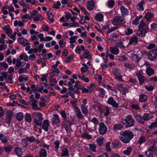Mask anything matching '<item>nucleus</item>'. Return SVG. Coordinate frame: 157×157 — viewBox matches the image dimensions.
I'll return each instance as SVG.
<instances>
[{"label":"nucleus","instance_id":"50","mask_svg":"<svg viewBox=\"0 0 157 157\" xmlns=\"http://www.w3.org/2000/svg\"><path fill=\"white\" fill-rule=\"evenodd\" d=\"M24 46H25L26 45H30V43L29 42L28 40L24 39L22 44Z\"/></svg>","mask_w":157,"mask_h":157},{"label":"nucleus","instance_id":"35","mask_svg":"<svg viewBox=\"0 0 157 157\" xmlns=\"http://www.w3.org/2000/svg\"><path fill=\"white\" fill-rule=\"evenodd\" d=\"M80 106L82 113L85 114H87L89 111L87 108L86 106H84L83 105H80Z\"/></svg>","mask_w":157,"mask_h":157},{"label":"nucleus","instance_id":"8","mask_svg":"<svg viewBox=\"0 0 157 157\" xmlns=\"http://www.w3.org/2000/svg\"><path fill=\"white\" fill-rule=\"evenodd\" d=\"M100 127L99 128V133L101 135H104L106 132L107 128L104 123L103 122L100 124Z\"/></svg>","mask_w":157,"mask_h":157},{"label":"nucleus","instance_id":"55","mask_svg":"<svg viewBox=\"0 0 157 157\" xmlns=\"http://www.w3.org/2000/svg\"><path fill=\"white\" fill-rule=\"evenodd\" d=\"M91 121L94 123L95 126L97 125L98 124V119L95 117L93 118L91 120Z\"/></svg>","mask_w":157,"mask_h":157},{"label":"nucleus","instance_id":"64","mask_svg":"<svg viewBox=\"0 0 157 157\" xmlns=\"http://www.w3.org/2000/svg\"><path fill=\"white\" fill-rule=\"evenodd\" d=\"M75 87H76L77 89L80 90L82 89L83 87L81 85L78 84V83H77V82H76L75 85Z\"/></svg>","mask_w":157,"mask_h":157},{"label":"nucleus","instance_id":"62","mask_svg":"<svg viewBox=\"0 0 157 157\" xmlns=\"http://www.w3.org/2000/svg\"><path fill=\"white\" fill-rule=\"evenodd\" d=\"M55 144V148L57 149L59 148V142L58 140H56L54 142Z\"/></svg>","mask_w":157,"mask_h":157},{"label":"nucleus","instance_id":"56","mask_svg":"<svg viewBox=\"0 0 157 157\" xmlns=\"http://www.w3.org/2000/svg\"><path fill=\"white\" fill-rule=\"evenodd\" d=\"M28 140L26 138H25L22 140L21 143L23 144L24 147H26L28 145Z\"/></svg>","mask_w":157,"mask_h":157},{"label":"nucleus","instance_id":"57","mask_svg":"<svg viewBox=\"0 0 157 157\" xmlns=\"http://www.w3.org/2000/svg\"><path fill=\"white\" fill-rule=\"evenodd\" d=\"M118 29V27H114L112 28L109 29L107 32L108 34H109L110 33L113 32L116 29Z\"/></svg>","mask_w":157,"mask_h":157},{"label":"nucleus","instance_id":"5","mask_svg":"<svg viewBox=\"0 0 157 157\" xmlns=\"http://www.w3.org/2000/svg\"><path fill=\"white\" fill-rule=\"evenodd\" d=\"M149 59L151 61H154L157 58V49H152L148 53Z\"/></svg>","mask_w":157,"mask_h":157},{"label":"nucleus","instance_id":"47","mask_svg":"<svg viewBox=\"0 0 157 157\" xmlns=\"http://www.w3.org/2000/svg\"><path fill=\"white\" fill-rule=\"evenodd\" d=\"M132 138H120L121 140L124 143H128Z\"/></svg>","mask_w":157,"mask_h":157},{"label":"nucleus","instance_id":"12","mask_svg":"<svg viewBox=\"0 0 157 157\" xmlns=\"http://www.w3.org/2000/svg\"><path fill=\"white\" fill-rule=\"evenodd\" d=\"M136 75L137 76L139 83L140 84H143L144 82L146 80L145 76L141 73H136Z\"/></svg>","mask_w":157,"mask_h":157},{"label":"nucleus","instance_id":"27","mask_svg":"<svg viewBox=\"0 0 157 157\" xmlns=\"http://www.w3.org/2000/svg\"><path fill=\"white\" fill-rule=\"evenodd\" d=\"M25 121L28 122L30 123L32 121V119L31 115L29 113H26L25 116Z\"/></svg>","mask_w":157,"mask_h":157},{"label":"nucleus","instance_id":"11","mask_svg":"<svg viewBox=\"0 0 157 157\" xmlns=\"http://www.w3.org/2000/svg\"><path fill=\"white\" fill-rule=\"evenodd\" d=\"M13 112L11 110H9L6 113V117L5 122L8 124L10 123L11 120Z\"/></svg>","mask_w":157,"mask_h":157},{"label":"nucleus","instance_id":"16","mask_svg":"<svg viewBox=\"0 0 157 157\" xmlns=\"http://www.w3.org/2000/svg\"><path fill=\"white\" fill-rule=\"evenodd\" d=\"M29 102L30 104L32 106V108L35 110H37L40 109V108L38 107L36 103L37 101L34 100V101H29Z\"/></svg>","mask_w":157,"mask_h":157},{"label":"nucleus","instance_id":"59","mask_svg":"<svg viewBox=\"0 0 157 157\" xmlns=\"http://www.w3.org/2000/svg\"><path fill=\"white\" fill-rule=\"evenodd\" d=\"M132 108L136 110L139 109L140 107L138 104H132L131 105Z\"/></svg>","mask_w":157,"mask_h":157},{"label":"nucleus","instance_id":"19","mask_svg":"<svg viewBox=\"0 0 157 157\" xmlns=\"http://www.w3.org/2000/svg\"><path fill=\"white\" fill-rule=\"evenodd\" d=\"M146 73L148 76H150L154 75V69L150 67H147L146 70Z\"/></svg>","mask_w":157,"mask_h":157},{"label":"nucleus","instance_id":"4","mask_svg":"<svg viewBox=\"0 0 157 157\" xmlns=\"http://www.w3.org/2000/svg\"><path fill=\"white\" fill-rule=\"evenodd\" d=\"M75 115L77 117L78 121L82 123V124H86L85 123V119L83 118L81 111L78 107H75L74 109Z\"/></svg>","mask_w":157,"mask_h":157},{"label":"nucleus","instance_id":"29","mask_svg":"<svg viewBox=\"0 0 157 157\" xmlns=\"http://www.w3.org/2000/svg\"><path fill=\"white\" fill-rule=\"evenodd\" d=\"M14 151L16 154L19 156H21L23 154L21 149L20 148H15Z\"/></svg>","mask_w":157,"mask_h":157},{"label":"nucleus","instance_id":"46","mask_svg":"<svg viewBox=\"0 0 157 157\" xmlns=\"http://www.w3.org/2000/svg\"><path fill=\"white\" fill-rule=\"evenodd\" d=\"M132 149L131 147H128L126 150L124 151L123 153L125 155H128L130 154Z\"/></svg>","mask_w":157,"mask_h":157},{"label":"nucleus","instance_id":"34","mask_svg":"<svg viewBox=\"0 0 157 157\" xmlns=\"http://www.w3.org/2000/svg\"><path fill=\"white\" fill-rule=\"evenodd\" d=\"M24 25V23L21 21H18L17 20H15L14 22V25L15 26H18L19 27H21L23 26Z\"/></svg>","mask_w":157,"mask_h":157},{"label":"nucleus","instance_id":"2","mask_svg":"<svg viewBox=\"0 0 157 157\" xmlns=\"http://www.w3.org/2000/svg\"><path fill=\"white\" fill-rule=\"evenodd\" d=\"M136 118L138 121L141 124H143L145 121H147L152 118L151 115L148 113H145L143 116L140 115L136 116Z\"/></svg>","mask_w":157,"mask_h":157},{"label":"nucleus","instance_id":"14","mask_svg":"<svg viewBox=\"0 0 157 157\" xmlns=\"http://www.w3.org/2000/svg\"><path fill=\"white\" fill-rule=\"evenodd\" d=\"M138 38L136 36L131 38L130 39V41L128 45H132L134 46L135 45L138 43Z\"/></svg>","mask_w":157,"mask_h":157},{"label":"nucleus","instance_id":"15","mask_svg":"<svg viewBox=\"0 0 157 157\" xmlns=\"http://www.w3.org/2000/svg\"><path fill=\"white\" fill-rule=\"evenodd\" d=\"M109 50L111 53L114 55H117L119 53V50L118 48L116 46L114 47H110L109 48Z\"/></svg>","mask_w":157,"mask_h":157},{"label":"nucleus","instance_id":"60","mask_svg":"<svg viewBox=\"0 0 157 157\" xmlns=\"http://www.w3.org/2000/svg\"><path fill=\"white\" fill-rule=\"evenodd\" d=\"M77 101V100H75L73 101H71L70 103L73 107L74 109L75 107H78L77 106L76 102Z\"/></svg>","mask_w":157,"mask_h":157},{"label":"nucleus","instance_id":"37","mask_svg":"<svg viewBox=\"0 0 157 157\" xmlns=\"http://www.w3.org/2000/svg\"><path fill=\"white\" fill-rule=\"evenodd\" d=\"M124 66L127 69H128L131 70H133L134 69V67L132 64L128 63H125L124 64Z\"/></svg>","mask_w":157,"mask_h":157},{"label":"nucleus","instance_id":"20","mask_svg":"<svg viewBox=\"0 0 157 157\" xmlns=\"http://www.w3.org/2000/svg\"><path fill=\"white\" fill-rule=\"evenodd\" d=\"M96 90L97 91L99 92V96L101 98L104 97L105 92L103 89L100 87H98L96 88Z\"/></svg>","mask_w":157,"mask_h":157},{"label":"nucleus","instance_id":"3","mask_svg":"<svg viewBox=\"0 0 157 157\" xmlns=\"http://www.w3.org/2000/svg\"><path fill=\"white\" fill-rule=\"evenodd\" d=\"M123 121H125V123L123 121L121 122L124 124H126V127H130L133 126L134 124L135 121L132 116L128 115L124 119H123Z\"/></svg>","mask_w":157,"mask_h":157},{"label":"nucleus","instance_id":"61","mask_svg":"<svg viewBox=\"0 0 157 157\" xmlns=\"http://www.w3.org/2000/svg\"><path fill=\"white\" fill-rule=\"evenodd\" d=\"M151 30H156L157 29V24L153 23L151 25Z\"/></svg>","mask_w":157,"mask_h":157},{"label":"nucleus","instance_id":"6","mask_svg":"<svg viewBox=\"0 0 157 157\" xmlns=\"http://www.w3.org/2000/svg\"><path fill=\"white\" fill-rule=\"evenodd\" d=\"M124 19L122 17L117 16L114 18L112 21V23L114 25H118L123 21Z\"/></svg>","mask_w":157,"mask_h":157},{"label":"nucleus","instance_id":"52","mask_svg":"<svg viewBox=\"0 0 157 157\" xmlns=\"http://www.w3.org/2000/svg\"><path fill=\"white\" fill-rule=\"evenodd\" d=\"M146 23L143 21L141 20L139 25V28L143 29V28L145 27Z\"/></svg>","mask_w":157,"mask_h":157},{"label":"nucleus","instance_id":"23","mask_svg":"<svg viewBox=\"0 0 157 157\" xmlns=\"http://www.w3.org/2000/svg\"><path fill=\"white\" fill-rule=\"evenodd\" d=\"M153 148L149 149L145 152V154L147 157H153Z\"/></svg>","mask_w":157,"mask_h":157},{"label":"nucleus","instance_id":"51","mask_svg":"<svg viewBox=\"0 0 157 157\" xmlns=\"http://www.w3.org/2000/svg\"><path fill=\"white\" fill-rule=\"evenodd\" d=\"M114 1L113 0L109 1L108 2V6L111 8H113L114 6Z\"/></svg>","mask_w":157,"mask_h":157},{"label":"nucleus","instance_id":"53","mask_svg":"<svg viewBox=\"0 0 157 157\" xmlns=\"http://www.w3.org/2000/svg\"><path fill=\"white\" fill-rule=\"evenodd\" d=\"M157 126V122H154L152 123L149 126V128L150 129H154Z\"/></svg>","mask_w":157,"mask_h":157},{"label":"nucleus","instance_id":"33","mask_svg":"<svg viewBox=\"0 0 157 157\" xmlns=\"http://www.w3.org/2000/svg\"><path fill=\"white\" fill-rule=\"evenodd\" d=\"M84 54L83 55L84 57L88 59H90L91 58V56L89 53V52L88 51L87 49L84 50Z\"/></svg>","mask_w":157,"mask_h":157},{"label":"nucleus","instance_id":"24","mask_svg":"<svg viewBox=\"0 0 157 157\" xmlns=\"http://www.w3.org/2000/svg\"><path fill=\"white\" fill-rule=\"evenodd\" d=\"M154 16V15L152 13L147 12L145 14L144 16L145 19L147 21H148Z\"/></svg>","mask_w":157,"mask_h":157},{"label":"nucleus","instance_id":"25","mask_svg":"<svg viewBox=\"0 0 157 157\" xmlns=\"http://www.w3.org/2000/svg\"><path fill=\"white\" fill-rule=\"evenodd\" d=\"M28 80V78L27 76L25 75H22L20 76L18 79L19 82H21L23 81L25 82Z\"/></svg>","mask_w":157,"mask_h":157},{"label":"nucleus","instance_id":"10","mask_svg":"<svg viewBox=\"0 0 157 157\" xmlns=\"http://www.w3.org/2000/svg\"><path fill=\"white\" fill-rule=\"evenodd\" d=\"M107 103L109 104L112 105L114 108H118V103H117L112 97H110L108 99Z\"/></svg>","mask_w":157,"mask_h":157},{"label":"nucleus","instance_id":"63","mask_svg":"<svg viewBox=\"0 0 157 157\" xmlns=\"http://www.w3.org/2000/svg\"><path fill=\"white\" fill-rule=\"evenodd\" d=\"M110 142H108L106 144V149L108 151H110L111 150L110 146Z\"/></svg>","mask_w":157,"mask_h":157},{"label":"nucleus","instance_id":"30","mask_svg":"<svg viewBox=\"0 0 157 157\" xmlns=\"http://www.w3.org/2000/svg\"><path fill=\"white\" fill-rule=\"evenodd\" d=\"M95 19L97 21H102L103 19V15L101 14H98L95 16Z\"/></svg>","mask_w":157,"mask_h":157},{"label":"nucleus","instance_id":"40","mask_svg":"<svg viewBox=\"0 0 157 157\" xmlns=\"http://www.w3.org/2000/svg\"><path fill=\"white\" fill-rule=\"evenodd\" d=\"M112 73L116 76L120 74L119 68L113 69L112 70Z\"/></svg>","mask_w":157,"mask_h":157},{"label":"nucleus","instance_id":"18","mask_svg":"<svg viewBox=\"0 0 157 157\" xmlns=\"http://www.w3.org/2000/svg\"><path fill=\"white\" fill-rule=\"evenodd\" d=\"M120 10L122 13V16L123 17H124L125 16L128 14L129 13L128 10L124 6H121Z\"/></svg>","mask_w":157,"mask_h":157},{"label":"nucleus","instance_id":"48","mask_svg":"<svg viewBox=\"0 0 157 157\" xmlns=\"http://www.w3.org/2000/svg\"><path fill=\"white\" fill-rule=\"evenodd\" d=\"M115 45L117 47H118L121 48H125V46L123 43L121 41L116 43Z\"/></svg>","mask_w":157,"mask_h":157},{"label":"nucleus","instance_id":"44","mask_svg":"<svg viewBox=\"0 0 157 157\" xmlns=\"http://www.w3.org/2000/svg\"><path fill=\"white\" fill-rule=\"evenodd\" d=\"M133 32L132 30L129 28H127L125 30V34L127 35H130Z\"/></svg>","mask_w":157,"mask_h":157},{"label":"nucleus","instance_id":"26","mask_svg":"<svg viewBox=\"0 0 157 157\" xmlns=\"http://www.w3.org/2000/svg\"><path fill=\"white\" fill-rule=\"evenodd\" d=\"M145 3V1H142L140 2L137 6V8L138 10L140 11L144 10V9L143 7V5Z\"/></svg>","mask_w":157,"mask_h":157},{"label":"nucleus","instance_id":"17","mask_svg":"<svg viewBox=\"0 0 157 157\" xmlns=\"http://www.w3.org/2000/svg\"><path fill=\"white\" fill-rule=\"evenodd\" d=\"M87 7L89 10H92L94 7V2L93 0L89 1L87 3Z\"/></svg>","mask_w":157,"mask_h":157},{"label":"nucleus","instance_id":"13","mask_svg":"<svg viewBox=\"0 0 157 157\" xmlns=\"http://www.w3.org/2000/svg\"><path fill=\"white\" fill-rule=\"evenodd\" d=\"M50 125L49 121L48 120H44L43 123L42 128L44 131H47Z\"/></svg>","mask_w":157,"mask_h":157},{"label":"nucleus","instance_id":"28","mask_svg":"<svg viewBox=\"0 0 157 157\" xmlns=\"http://www.w3.org/2000/svg\"><path fill=\"white\" fill-rule=\"evenodd\" d=\"M85 47L83 45L81 46H77L76 47L75 49L76 52L78 54H80L81 50H84Z\"/></svg>","mask_w":157,"mask_h":157},{"label":"nucleus","instance_id":"58","mask_svg":"<svg viewBox=\"0 0 157 157\" xmlns=\"http://www.w3.org/2000/svg\"><path fill=\"white\" fill-rule=\"evenodd\" d=\"M89 146L90 148L93 151L95 152L96 151V146L95 145L90 144H89Z\"/></svg>","mask_w":157,"mask_h":157},{"label":"nucleus","instance_id":"49","mask_svg":"<svg viewBox=\"0 0 157 157\" xmlns=\"http://www.w3.org/2000/svg\"><path fill=\"white\" fill-rule=\"evenodd\" d=\"M12 147L10 145H9L5 147V151L7 152H10L13 149Z\"/></svg>","mask_w":157,"mask_h":157},{"label":"nucleus","instance_id":"54","mask_svg":"<svg viewBox=\"0 0 157 157\" xmlns=\"http://www.w3.org/2000/svg\"><path fill=\"white\" fill-rule=\"evenodd\" d=\"M60 114L62 117L64 118V120H65L67 119L66 114L65 111H61Z\"/></svg>","mask_w":157,"mask_h":157},{"label":"nucleus","instance_id":"31","mask_svg":"<svg viewBox=\"0 0 157 157\" xmlns=\"http://www.w3.org/2000/svg\"><path fill=\"white\" fill-rule=\"evenodd\" d=\"M147 99V97L146 95L143 94L140 95L139 101H140L144 102L146 101Z\"/></svg>","mask_w":157,"mask_h":157},{"label":"nucleus","instance_id":"22","mask_svg":"<svg viewBox=\"0 0 157 157\" xmlns=\"http://www.w3.org/2000/svg\"><path fill=\"white\" fill-rule=\"evenodd\" d=\"M124 127V126L121 124H114L113 126V130L114 131L117 130H120Z\"/></svg>","mask_w":157,"mask_h":157},{"label":"nucleus","instance_id":"43","mask_svg":"<svg viewBox=\"0 0 157 157\" xmlns=\"http://www.w3.org/2000/svg\"><path fill=\"white\" fill-rule=\"evenodd\" d=\"M103 138H97L96 141L98 144L100 145L101 146L103 144Z\"/></svg>","mask_w":157,"mask_h":157},{"label":"nucleus","instance_id":"41","mask_svg":"<svg viewBox=\"0 0 157 157\" xmlns=\"http://www.w3.org/2000/svg\"><path fill=\"white\" fill-rule=\"evenodd\" d=\"M57 83V81L56 79L53 78L50 79L49 81V85L52 86H54Z\"/></svg>","mask_w":157,"mask_h":157},{"label":"nucleus","instance_id":"39","mask_svg":"<svg viewBox=\"0 0 157 157\" xmlns=\"http://www.w3.org/2000/svg\"><path fill=\"white\" fill-rule=\"evenodd\" d=\"M22 64V62L20 60H17L15 66V69L16 70H18L19 68L21 66Z\"/></svg>","mask_w":157,"mask_h":157},{"label":"nucleus","instance_id":"7","mask_svg":"<svg viewBox=\"0 0 157 157\" xmlns=\"http://www.w3.org/2000/svg\"><path fill=\"white\" fill-rule=\"evenodd\" d=\"M148 27H146L145 29H139L137 31L136 35L140 37H143L145 35L146 33L148 30Z\"/></svg>","mask_w":157,"mask_h":157},{"label":"nucleus","instance_id":"9","mask_svg":"<svg viewBox=\"0 0 157 157\" xmlns=\"http://www.w3.org/2000/svg\"><path fill=\"white\" fill-rule=\"evenodd\" d=\"M120 134L125 137H133L134 136L133 133L129 130L121 132Z\"/></svg>","mask_w":157,"mask_h":157},{"label":"nucleus","instance_id":"45","mask_svg":"<svg viewBox=\"0 0 157 157\" xmlns=\"http://www.w3.org/2000/svg\"><path fill=\"white\" fill-rule=\"evenodd\" d=\"M27 140H28V141H29L30 142H32L35 141L36 144H38L40 143V140H35V138H26Z\"/></svg>","mask_w":157,"mask_h":157},{"label":"nucleus","instance_id":"38","mask_svg":"<svg viewBox=\"0 0 157 157\" xmlns=\"http://www.w3.org/2000/svg\"><path fill=\"white\" fill-rule=\"evenodd\" d=\"M131 58L133 60L136 62L138 61L140 59V58L136 54L132 55L131 56Z\"/></svg>","mask_w":157,"mask_h":157},{"label":"nucleus","instance_id":"32","mask_svg":"<svg viewBox=\"0 0 157 157\" xmlns=\"http://www.w3.org/2000/svg\"><path fill=\"white\" fill-rule=\"evenodd\" d=\"M17 119L19 121H21L23 119L24 115L21 112H19L16 115Z\"/></svg>","mask_w":157,"mask_h":157},{"label":"nucleus","instance_id":"36","mask_svg":"<svg viewBox=\"0 0 157 157\" xmlns=\"http://www.w3.org/2000/svg\"><path fill=\"white\" fill-rule=\"evenodd\" d=\"M47 155V151L44 149H42L39 153V155L41 157H46Z\"/></svg>","mask_w":157,"mask_h":157},{"label":"nucleus","instance_id":"1","mask_svg":"<svg viewBox=\"0 0 157 157\" xmlns=\"http://www.w3.org/2000/svg\"><path fill=\"white\" fill-rule=\"evenodd\" d=\"M33 115L34 117L35 124L38 126H41L44 119L42 114L40 112H34L33 113Z\"/></svg>","mask_w":157,"mask_h":157},{"label":"nucleus","instance_id":"21","mask_svg":"<svg viewBox=\"0 0 157 157\" xmlns=\"http://www.w3.org/2000/svg\"><path fill=\"white\" fill-rule=\"evenodd\" d=\"M54 117L52 119V121L54 123L57 124L59 123L60 120L59 116L56 114H53Z\"/></svg>","mask_w":157,"mask_h":157},{"label":"nucleus","instance_id":"42","mask_svg":"<svg viewBox=\"0 0 157 157\" xmlns=\"http://www.w3.org/2000/svg\"><path fill=\"white\" fill-rule=\"evenodd\" d=\"M69 155L68 150L66 149H63L62 151L61 155L62 156H66Z\"/></svg>","mask_w":157,"mask_h":157}]
</instances>
